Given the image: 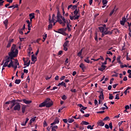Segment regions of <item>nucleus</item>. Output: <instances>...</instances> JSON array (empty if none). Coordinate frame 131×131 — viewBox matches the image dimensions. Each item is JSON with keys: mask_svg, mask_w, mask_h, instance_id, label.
<instances>
[{"mask_svg": "<svg viewBox=\"0 0 131 131\" xmlns=\"http://www.w3.org/2000/svg\"><path fill=\"white\" fill-rule=\"evenodd\" d=\"M23 102H24V103L25 104H31V103H32V101L31 100H27L26 99H23Z\"/></svg>", "mask_w": 131, "mask_h": 131, "instance_id": "9b49d317", "label": "nucleus"}, {"mask_svg": "<svg viewBox=\"0 0 131 131\" xmlns=\"http://www.w3.org/2000/svg\"><path fill=\"white\" fill-rule=\"evenodd\" d=\"M116 100H119V94H116L115 97Z\"/></svg>", "mask_w": 131, "mask_h": 131, "instance_id": "09e8293b", "label": "nucleus"}, {"mask_svg": "<svg viewBox=\"0 0 131 131\" xmlns=\"http://www.w3.org/2000/svg\"><path fill=\"white\" fill-rule=\"evenodd\" d=\"M53 28V25L51 23L48 26V30H50V29H52Z\"/></svg>", "mask_w": 131, "mask_h": 131, "instance_id": "72a5a7b5", "label": "nucleus"}, {"mask_svg": "<svg viewBox=\"0 0 131 131\" xmlns=\"http://www.w3.org/2000/svg\"><path fill=\"white\" fill-rule=\"evenodd\" d=\"M51 22H52V23H54V22H55V14H53L52 15Z\"/></svg>", "mask_w": 131, "mask_h": 131, "instance_id": "c9c22d12", "label": "nucleus"}, {"mask_svg": "<svg viewBox=\"0 0 131 131\" xmlns=\"http://www.w3.org/2000/svg\"><path fill=\"white\" fill-rule=\"evenodd\" d=\"M8 23H9V20H8V19H6L5 20H4V24H5V27H7V26H8Z\"/></svg>", "mask_w": 131, "mask_h": 131, "instance_id": "c756f323", "label": "nucleus"}, {"mask_svg": "<svg viewBox=\"0 0 131 131\" xmlns=\"http://www.w3.org/2000/svg\"><path fill=\"white\" fill-rule=\"evenodd\" d=\"M103 113H105V111H99L97 112V114H102Z\"/></svg>", "mask_w": 131, "mask_h": 131, "instance_id": "49530a36", "label": "nucleus"}, {"mask_svg": "<svg viewBox=\"0 0 131 131\" xmlns=\"http://www.w3.org/2000/svg\"><path fill=\"white\" fill-rule=\"evenodd\" d=\"M81 124H84V125H88L90 124V123H89L88 122H86V121H82L81 123Z\"/></svg>", "mask_w": 131, "mask_h": 131, "instance_id": "473e14b6", "label": "nucleus"}, {"mask_svg": "<svg viewBox=\"0 0 131 131\" xmlns=\"http://www.w3.org/2000/svg\"><path fill=\"white\" fill-rule=\"evenodd\" d=\"M62 14L60 13V11L58 10L57 13V22H58L59 24H62V23H63V22L62 21V19H61V18H62Z\"/></svg>", "mask_w": 131, "mask_h": 131, "instance_id": "f03ea898", "label": "nucleus"}, {"mask_svg": "<svg viewBox=\"0 0 131 131\" xmlns=\"http://www.w3.org/2000/svg\"><path fill=\"white\" fill-rule=\"evenodd\" d=\"M103 89H101V91H98V93H100V94L99 96V99L102 100H102H104V93H103Z\"/></svg>", "mask_w": 131, "mask_h": 131, "instance_id": "6e6552de", "label": "nucleus"}, {"mask_svg": "<svg viewBox=\"0 0 131 131\" xmlns=\"http://www.w3.org/2000/svg\"><path fill=\"white\" fill-rule=\"evenodd\" d=\"M8 55L15 56V57L18 56V49H16V45L13 44L12 45L10 52L8 53Z\"/></svg>", "mask_w": 131, "mask_h": 131, "instance_id": "f257e3e1", "label": "nucleus"}, {"mask_svg": "<svg viewBox=\"0 0 131 131\" xmlns=\"http://www.w3.org/2000/svg\"><path fill=\"white\" fill-rule=\"evenodd\" d=\"M84 62L86 63H90V60H89V57H87L84 60Z\"/></svg>", "mask_w": 131, "mask_h": 131, "instance_id": "37998d69", "label": "nucleus"}, {"mask_svg": "<svg viewBox=\"0 0 131 131\" xmlns=\"http://www.w3.org/2000/svg\"><path fill=\"white\" fill-rule=\"evenodd\" d=\"M68 122H69L70 123H72V122H74V119H69L68 120Z\"/></svg>", "mask_w": 131, "mask_h": 131, "instance_id": "4c0bfd02", "label": "nucleus"}, {"mask_svg": "<svg viewBox=\"0 0 131 131\" xmlns=\"http://www.w3.org/2000/svg\"><path fill=\"white\" fill-rule=\"evenodd\" d=\"M108 126L110 127V128L111 129H112V128H113V126H112V123H111V122L110 123Z\"/></svg>", "mask_w": 131, "mask_h": 131, "instance_id": "052dcab7", "label": "nucleus"}, {"mask_svg": "<svg viewBox=\"0 0 131 131\" xmlns=\"http://www.w3.org/2000/svg\"><path fill=\"white\" fill-rule=\"evenodd\" d=\"M24 66H27V67H28L29 65H30V60H29L28 62L27 61L24 62Z\"/></svg>", "mask_w": 131, "mask_h": 131, "instance_id": "b1692460", "label": "nucleus"}, {"mask_svg": "<svg viewBox=\"0 0 131 131\" xmlns=\"http://www.w3.org/2000/svg\"><path fill=\"white\" fill-rule=\"evenodd\" d=\"M45 106H46V100L39 105V107H40V108H41L42 107H45Z\"/></svg>", "mask_w": 131, "mask_h": 131, "instance_id": "412c9836", "label": "nucleus"}, {"mask_svg": "<svg viewBox=\"0 0 131 131\" xmlns=\"http://www.w3.org/2000/svg\"><path fill=\"white\" fill-rule=\"evenodd\" d=\"M10 47H11V42H8L7 48H10Z\"/></svg>", "mask_w": 131, "mask_h": 131, "instance_id": "0e129e2a", "label": "nucleus"}, {"mask_svg": "<svg viewBox=\"0 0 131 131\" xmlns=\"http://www.w3.org/2000/svg\"><path fill=\"white\" fill-rule=\"evenodd\" d=\"M115 8H116V6H115L114 8L112 10V11L110 12L109 16L111 17L112 15H113V13L114 12H115Z\"/></svg>", "mask_w": 131, "mask_h": 131, "instance_id": "a878e982", "label": "nucleus"}, {"mask_svg": "<svg viewBox=\"0 0 131 131\" xmlns=\"http://www.w3.org/2000/svg\"><path fill=\"white\" fill-rule=\"evenodd\" d=\"M50 101H51V99L50 98H47L45 100L46 107L47 108H50V107H51V106H53V101L50 102Z\"/></svg>", "mask_w": 131, "mask_h": 131, "instance_id": "7ed1b4c3", "label": "nucleus"}, {"mask_svg": "<svg viewBox=\"0 0 131 131\" xmlns=\"http://www.w3.org/2000/svg\"><path fill=\"white\" fill-rule=\"evenodd\" d=\"M62 54H63V51L62 50H60L58 52V56H60V55H62Z\"/></svg>", "mask_w": 131, "mask_h": 131, "instance_id": "603ef678", "label": "nucleus"}, {"mask_svg": "<svg viewBox=\"0 0 131 131\" xmlns=\"http://www.w3.org/2000/svg\"><path fill=\"white\" fill-rule=\"evenodd\" d=\"M76 8H77V5H74L72 6V8L73 10H75V9H76Z\"/></svg>", "mask_w": 131, "mask_h": 131, "instance_id": "680f3d73", "label": "nucleus"}, {"mask_svg": "<svg viewBox=\"0 0 131 131\" xmlns=\"http://www.w3.org/2000/svg\"><path fill=\"white\" fill-rule=\"evenodd\" d=\"M31 57L32 62H35L36 61V57L34 56V55H32Z\"/></svg>", "mask_w": 131, "mask_h": 131, "instance_id": "cd10ccee", "label": "nucleus"}, {"mask_svg": "<svg viewBox=\"0 0 131 131\" xmlns=\"http://www.w3.org/2000/svg\"><path fill=\"white\" fill-rule=\"evenodd\" d=\"M62 120H63V122H64V123H67V122L68 121L67 120V119H63Z\"/></svg>", "mask_w": 131, "mask_h": 131, "instance_id": "774afa93", "label": "nucleus"}, {"mask_svg": "<svg viewBox=\"0 0 131 131\" xmlns=\"http://www.w3.org/2000/svg\"><path fill=\"white\" fill-rule=\"evenodd\" d=\"M21 82V80L20 79H16L15 81V83L16 84H19Z\"/></svg>", "mask_w": 131, "mask_h": 131, "instance_id": "f704fd0d", "label": "nucleus"}, {"mask_svg": "<svg viewBox=\"0 0 131 131\" xmlns=\"http://www.w3.org/2000/svg\"><path fill=\"white\" fill-rule=\"evenodd\" d=\"M122 21L125 23L126 22V18H125V17H122Z\"/></svg>", "mask_w": 131, "mask_h": 131, "instance_id": "8fccbe9b", "label": "nucleus"}, {"mask_svg": "<svg viewBox=\"0 0 131 131\" xmlns=\"http://www.w3.org/2000/svg\"><path fill=\"white\" fill-rule=\"evenodd\" d=\"M61 19H62V21H63L64 23H67V21H69V19L68 20L65 19V18L63 16L61 17Z\"/></svg>", "mask_w": 131, "mask_h": 131, "instance_id": "2f4dec72", "label": "nucleus"}, {"mask_svg": "<svg viewBox=\"0 0 131 131\" xmlns=\"http://www.w3.org/2000/svg\"><path fill=\"white\" fill-rule=\"evenodd\" d=\"M70 23V19H69V20H67V28L68 29V31H71V28L70 27H72V26L69 24Z\"/></svg>", "mask_w": 131, "mask_h": 131, "instance_id": "1a4fd4ad", "label": "nucleus"}, {"mask_svg": "<svg viewBox=\"0 0 131 131\" xmlns=\"http://www.w3.org/2000/svg\"><path fill=\"white\" fill-rule=\"evenodd\" d=\"M126 60H127L128 61H129V60H130V58H129V57H128V53H127V55H126Z\"/></svg>", "mask_w": 131, "mask_h": 131, "instance_id": "13d9d810", "label": "nucleus"}, {"mask_svg": "<svg viewBox=\"0 0 131 131\" xmlns=\"http://www.w3.org/2000/svg\"><path fill=\"white\" fill-rule=\"evenodd\" d=\"M108 3V1L107 0H102V4L103 6H105V5H107Z\"/></svg>", "mask_w": 131, "mask_h": 131, "instance_id": "e433bc0d", "label": "nucleus"}, {"mask_svg": "<svg viewBox=\"0 0 131 131\" xmlns=\"http://www.w3.org/2000/svg\"><path fill=\"white\" fill-rule=\"evenodd\" d=\"M131 88L129 86H128L126 89V90L124 92V94L125 95H127V93H129V91L128 90H130Z\"/></svg>", "mask_w": 131, "mask_h": 131, "instance_id": "4be33fe9", "label": "nucleus"}, {"mask_svg": "<svg viewBox=\"0 0 131 131\" xmlns=\"http://www.w3.org/2000/svg\"><path fill=\"white\" fill-rule=\"evenodd\" d=\"M106 54L107 55H111V56H113V53H112V52H111V51H107L106 52Z\"/></svg>", "mask_w": 131, "mask_h": 131, "instance_id": "c03bdc74", "label": "nucleus"}, {"mask_svg": "<svg viewBox=\"0 0 131 131\" xmlns=\"http://www.w3.org/2000/svg\"><path fill=\"white\" fill-rule=\"evenodd\" d=\"M113 32L112 31H107L106 32H105L104 34H105V35H107L108 34L111 35L112 34Z\"/></svg>", "mask_w": 131, "mask_h": 131, "instance_id": "7c9ffc66", "label": "nucleus"}, {"mask_svg": "<svg viewBox=\"0 0 131 131\" xmlns=\"http://www.w3.org/2000/svg\"><path fill=\"white\" fill-rule=\"evenodd\" d=\"M125 109H126V110L129 109V106L128 105H126L125 106Z\"/></svg>", "mask_w": 131, "mask_h": 131, "instance_id": "e2e57ef3", "label": "nucleus"}, {"mask_svg": "<svg viewBox=\"0 0 131 131\" xmlns=\"http://www.w3.org/2000/svg\"><path fill=\"white\" fill-rule=\"evenodd\" d=\"M54 31L57 33H60V34H62V35H64V36H66V35H67V33H66V32H63V29L62 28L59 29L57 31L54 30Z\"/></svg>", "mask_w": 131, "mask_h": 131, "instance_id": "423d86ee", "label": "nucleus"}, {"mask_svg": "<svg viewBox=\"0 0 131 131\" xmlns=\"http://www.w3.org/2000/svg\"><path fill=\"white\" fill-rule=\"evenodd\" d=\"M93 127H94V125L92 126L91 125H89L88 126H87V128L88 129H93L94 128Z\"/></svg>", "mask_w": 131, "mask_h": 131, "instance_id": "a19ab883", "label": "nucleus"}, {"mask_svg": "<svg viewBox=\"0 0 131 131\" xmlns=\"http://www.w3.org/2000/svg\"><path fill=\"white\" fill-rule=\"evenodd\" d=\"M61 85V86H64V88H66V83H65L64 82L62 81V82H60L57 85V86H60Z\"/></svg>", "mask_w": 131, "mask_h": 131, "instance_id": "a211bd4d", "label": "nucleus"}, {"mask_svg": "<svg viewBox=\"0 0 131 131\" xmlns=\"http://www.w3.org/2000/svg\"><path fill=\"white\" fill-rule=\"evenodd\" d=\"M120 58H121V56H119L117 58V61L118 63H119L120 64H122V62H121V61L120 60Z\"/></svg>", "mask_w": 131, "mask_h": 131, "instance_id": "bb28decb", "label": "nucleus"}, {"mask_svg": "<svg viewBox=\"0 0 131 131\" xmlns=\"http://www.w3.org/2000/svg\"><path fill=\"white\" fill-rule=\"evenodd\" d=\"M60 122V121L58 119H56L54 122L51 124V125H55V124H57V123H59Z\"/></svg>", "mask_w": 131, "mask_h": 131, "instance_id": "f3484780", "label": "nucleus"}, {"mask_svg": "<svg viewBox=\"0 0 131 131\" xmlns=\"http://www.w3.org/2000/svg\"><path fill=\"white\" fill-rule=\"evenodd\" d=\"M68 46H69V40H67L64 42V44L63 45L64 51H68V48H67Z\"/></svg>", "mask_w": 131, "mask_h": 131, "instance_id": "0eeeda50", "label": "nucleus"}, {"mask_svg": "<svg viewBox=\"0 0 131 131\" xmlns=\"http://www.w3.org/2000/svg\"><path fill=\"white\" fill-rule=\"evenodd\" d=\"M24 72L25 73H26V74H27V73H28V70L24 69Z\"/></svg>", "mask_w": 131, "mask_h": 131, "instance_id": "69168bd1", "label": "nucleus"}, {"mask_svg": "<svg viewBox=\"0 0 131 131\" xmlns=\"http://www.w3.org/2000/svg\"><path fill=\"white\" fill-rule=\"evenodd\" d=\"M79 67L82 69V70H83L84 68H85L84 64L82 63L80 64Z\"/></svg>", "mask_w": 131, "mask_h": 131, "instance_id": "c85d7f7f", "label": "nucleus"}, {"mask_svg": "<svg viewBox=\"0 0 131 131\" xmlns=\"http://www.w3.org/2000/svg\"><path fill=\"white\" fill-rule=\"evenodd\" d=\"M13 63L14 62L13 61V60H10L9 64H7V67H8V68H11V67H14V65Z\"/></svg>", "mask_w": 131, "mask_h": 131, "instance_id": "4468645a", "label": "nucleus"}, {"mask_svg": "<svg viewBox=\"0 0 131 131\" xmlns=\"http://www.w3.org/2000/svg\"><path fill=\"white\" fill-rule=\"evenodd\" d=\"M70 19L71 20H78L79 19V16H75V15L73 16H70Z\"/></svg>", "mask_w": 131, "mask_h": 131, "instance_id": "f8f14e48", "label": "nucleus"}, {"mask_svg": "<svg viewBox=\"0 0 131 131\" xmlns=\"http://www.w3.org/2000/svg\"><path fill=\"white\" fill-rule=\"evenodd\" d=\"M109 117H105L104 119H103V121H107V120H108V119H109Z\"/></svg>", "mask_w": 131, "mask_h": 131, "instance_id": "4d7b16f0", "label": "nucleus"}, {"mask_svg": "<svg viewBox=\"0 0 131 131\" xmlns=\"http://www.w3.org/2000/svg\"><path fill=\"white\" fill-rule=\"evenodd\" d=\"M95 39L97 42H98V34H96L95 37Z\"/></svg>", "mask_w": 131, "mask_h": 131, "instance_id": "3c124183", "label": "nucleus"}, {"mask_svg": "<svg viewBox=\"0 0 131 131\" xmlns=\"http://www.w3.org/2000/svg\"><path fill=\"white\" fill-rule=\"evenodd\" d=\"M17 103L18 102H16V100L13 99V100H11V104H11L12 106H13V107H15V106H16V105Z\"/></svg>", "mask_w": 131, "mask_h": 131, "instance_id": "2eb2a0df", "label": "nucleus"}, {"mask_svg": "<svg viewBox=\"0 0 131 131\" xmlns=\"http://www.w3.org/2000/svg\"><path fill=\"white\" fill-rule=\"evenodd\" d=\"M121 68H124V67H127V66L126 64H122L120 66Z\"/></svg>", "mask_w": 131, "mask_h": 131, "instance_id": "bf43d9fd", "label": "nucleus"}, {"mask_svg": "<svg viewBox=\"0 0 131 131\" xmlns=\"http://www.w3.org/2000/svg\"><path fill=\"white\" fill-rule=\"evenodd\" d=\"M106 68V66H104V64H102L101 66V68H98V70L99 71H104Z\"/></svg>", "mask_w": 131, "mask_h": 131, "instance_id": "ddd939ff", "label": "nucleus"}, {"mask_svg": "<svg viewBox=\"0 0 131 131\" xmlns=\"http://www.w3.org/2000/svg\"><path fill=\"white\" fill-rule=\"evenodd\" d=\"M43 126L44 127L48 126V124L47 123V121H46V120L43 121Z\"/></svg>", "mask_w": 131, "mask_h": 131, "instance_id": "864d4df0", "label": "nucleus"}, {"mask_svg": "<svg viewBox=\"0 0 131 131\" xmlns=\"http://www.w3.org/2000/svg\"><path fill=\"white\" fill-rule=\"evenodd\" d=\"M83 116L84 117H90V114H86L85 115H84Z\"/></svg>", "mask_w": 131, "mask_h": 131, "instance_id": "338daca9", "label": "nucleus"}, {"mask_svg": "<svg viewBox=\"0 0 131 131\" xmlns=\"http://www.w3.org/2000/svg\"><path fill=\"white\" fill-rule=\"evenodd\" d=\"M16 65H17V66H19V61H18V59H16L15 60V65L16 66Z\"/></svg>", "mask_w": 131, "mask_h": 131, "instance_id": "a18cd8bd", "label": "nucleus"}, {"mask_svg": "<svg viewBox=\"0 0 131 131\" xmlns=\"http://www.w3.org/2000/svg\"><path fill=\"white\" fill-rule=\"evenodd\" d=\"M26 107H27V106L26 105H23L21 106L22 113H25V110H26Z\"/></svg>", "mask_w": 131, "mask_h": 131, "instance_id": "aec40b11", "label": "nucleus"}, {"mask_svg": "<svg viewBox=\"0 0 131 131\" xmlns=\"http://www.w3.org/2000/svg\"><path fill=\"white\" fill-rule=\"evenodd\" d=\"M97 125L99 126H104V125H105V123H104L103 122V121L99 120L98 122H97Z\"/></svg>", "mask_w": 131, "mask_h": 131, "instance_id": "9d476101", "label": "nucleus"}, {"mask_svg": "<svg viewBox=\"0 0 131 131\" xmlns=\"http://www.w3.org/2000/svg\"><path fill=\"white\" fill-rule=\"evenodd\" d=\"M14 111H19L21 110V105L19 102H17L16 105H15L13 107Z\"/></svg>", "mask_w": 131, "mask_h": 131, "instance_id": "39448f33", "label": "nucleus"}, {"mask_svg": "<svg viewBox=\"0 0 131 131\" xmlns=\"http://www.w3.org/2000/svg\"><path fill=\"white\" fill-rule=\"evenodd\" d=\"M61 98H62V100H66V99H67V97L66 95H63L62 96Z\"/></svg>", "mask_w": 131, "mask_h": 131, "instance_id": "de8ad7c7", "label": "nucleus"}, {"mask_svg": "<svg viewBox=\"0 0 131 131\" xmlns=\"http://www.w3.org/2000/svg\"><path fill=\"white\" fill-rule=\"evenodd\" d=\"M50 127H51V129H53H53H57V128H58V126H53V125H51V126H50Z\"/></svg>", "mask_w": 131, "mask_h": 131, "instance_id": "58836bf2", "label": "nucleus"}, {"mask_svg": "<svg viewBox=\"0 0 131 131\" xmlns=\"http://www.w3.org/2000/svg\"><path fill=\"white\" fill-rule=\"evenodd\" d=\"M9 55L8 57H9L10 61H13V60H15V61H16V59H14V58L16 57V56H15V55Z\"/></svg>", "mask_w": 131, "mask_h": 131, "instance_id": "6ab92c4d", "label": "nucleus"}, {"mask_svg": "<svg viewBox=\"0 0 131 131\" xmlns=\"http://www.w3.org/2000/svg\"><path fill=\"white\" fill-rule=\"evenodd\" d=\"M47 37H48V34H46L45 35L43 36V39L42 41H45L46 39H47Z\"/></svg>", "mask_w": 131, "mask_h": 131, "instance_id": "79ce46f5", "label": "nucleus"}, {"mask_svg": "<svg viewBox=\"0 0 131 131\" xmlns=\"http://www.w3.org/2000/svg\"><path fill=\"white\" fill-rule=\"evenodd\" d=\"M29 17L31 19H34L35 18V16L34 15V13H32L29 14Z\"/></svg>", "mask_w": 131, "mask_h": 131, "instance_id": "5701e85b", "label": "nucleus"}, {"mask_svg": "<svg viewBox=\"0 0 131 131\" xmlns=\"http://www.w3.org/2000/svg\"><path fill=\"white\" fill-rule=\"evenodd\" d=\"M5 61V62L3 65V67H7L8 65L9 64V62H11V60L10 59V57H9V56H6V59Z\"/></svg>", "mask_w": 131, "mask_h": 131, "instance_id": "20e7f679", "label": "nucleus"}, {"mask_svg": "<svg viewBox=\"0 0 131 131\" xmlns=\"http://www.w3.org/2000/svg\"><path fill=\"white\" fill-rule=\"evenodd\" d=\"M35 118H36V117H34L30 120V121H32V122H34L35 121Z\"/></svg>", "mask_w": 131, "mask_h": 131, "instance_id": "5fc2aeb1", "label": "nucleus"}, {"mask_svg": "<svg viewBox=\"0 0 131 131\" xmlns=\"http://www.w3.org/2000/svg\"><path fill=\"white\" fill-rule=\"evenodd\" d=\"M83 48L80 50V51L77 53L78 57H81V55H82V51Z\"/></svg>", "mask_w": 131, "mask_h": 131, "instance_id": "393cba45", "label": "nucleus"}, {"mask_svg": "<svg viewBox=\"0 0 131 131\" xmlns=\"http://www.w3.org/2000/svg\"><path fill=\"white\" fill-rule=\"evenodd\" d=\"M99 29L101 32H104V27H99Z\"/></svg>", "mask_w": 131, "mask_h": 131, "instance_id": "ea45409f", "label": "nucleus"}, {"mask_svg": "<svg viewBox=\"0 0 131 131\" xmlns=\"http://www.w3.org/2000/svg\"><path fill=\"white\" fill-rule=\"evenodd\" d=\"M11 102H12V100H9V101L6 102L5 104L6 105H9V104H11Z\"/></svg>", "mask_w": 131, "mask_h": 131, "instance_id": "6e6d98bb", "label": "nucleus"}, {"mask_svg": "<svg viewBox=\"0 0 131 131\" xmlns=\"http://www.w3.org/2000/svg\"><path fill=\"white\" fill-rule=\"evenodd\" d=\"M79 13V9H76L74 11V14L75 16V17H77L78 15V13Z\"/></svg>", "mask_w": 131, "mask_h": 131, "instance_id": "dca6fc26", "label": "nucleus"}]
</instances>
